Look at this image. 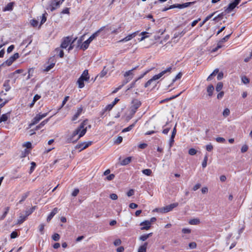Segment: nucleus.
Wrapping results in <instances>:
<instances>
[{"mask_svg":"<svg viewBox=\"0 0 252 252\" xmlns=\"http://www.w3.org/2000/svg\"><path fill=\"white\" fill-rule=\"evenodd\" d=\"M27 217L23 215L22 214H20L18 219L17 220V224H21L24 221H25L27 219Z\"/></svg>","mask_w":252,"mask_h":252,"instance_id":"20","label":"nucleus"},{"mask_svg":"<svg viewBox=\"0 0 252 252\" xmlns=\"http://www.w3.org/2000/svg\"><path fill=\"white\" fill-rule=\"evenodd\" d=\"M56 63V61L54 58L51 57L48 61V64H49L47 66H44V71L48 72L50 71L52 68L54 67Z\"/></svg>","mask_w":252,"mask_h":252,"instance_id":"7","label":"nucleus"},{"mask_svg":"<svg viewBox=\"0 0 252 252\" xmlns=\"http://www.w3.org/2000/svg\"><path fill=\"white\" fill-rule=\"evenodd\" d=\"M141 102L138 99H134L132 101L131 106L130 108V113L133 115L136 112L137 109L141 106Z\"/></svg>","mask_w":252,"mask_h":252,"instance_id":"4","label":"nucleus"},{"mask_svg":"<svg viewBox=\"0 0 252 252\" xmlns=\"http://www.w3.org/2000/svg\"><path fill=\"white\" fill-rule=\"evenodd\" d=\"M178 206V203H174L165 207L160 208V213H166L172 211L174 208Z\"/></svg>","mask_w":252,"mask_h":252,"instance_id":"5","label":"nucleus"},{"mask_svg":"<svg viewBox=\"0 0 252 252\" xmlns=\"http://www.w3.org/2000/svg\"><path fill=\"white\" fill-rule=\"evenodd\" d=\"M29 154V152L27 149H25L24 152H22L21 156V158L26 157Z\"/></svg>","mask_w":252,"mask_h":252,"instance_id":"55","label":"nucleus"},{"mask_svg":"<svg viewBox=\"0 0 252 252\" xmlns=\"http://www.w3.org/2000/svg\"><path fill=\"white\" fill-rule=\"evenodd\" d=\"M138 32V31L135 32L131 34L128 35L126 37L119 40V42H125L130 40L131 39H132L133 38L135 37L136 36Z\"/></svg>","mask_w":252,"mask_h":252,"instance_id":"13","label":"nucleus"},{"mask_svg":"<svg viewBox=\"0 0 252 252\" xmlns=\"http://www.w3.org/2000/svg\"><path fill=\"white\" fill-rule=\"evenodd\" d=\"M56 51L57 52H59V56H60V58H63V57L64 53H63V51L62 50H61V49H60L59 48H57L56 49Z\"/></svg>","mask_w":252,"mask_h":252,"instance_id":"47","label":"nucleus"},{"mask_svg":"<svg viewBox=\"0 0 252 252\" xmlns=\"http://www.w3.org/2000/svg\"><path fill=\"white\" fill-rule=\"evenodd\" d=\"M214 90V88L212 85H210L207 87V91L208 93L209 96H211L213 95Z\"/></svg>","mask_w":252,"mask_h":252,"instance_id":"24","label":"nucleus"},{"mask_svg":"<svg viewBox=\"0 0 252 252\" xmlns=\"http://www.w3.org/2000/svg\"><path fill=\"white\" fill-rule=\"evenodd\" d=\"M83 111V108L82 107H80L78 108L77 112L74 114V115L73 116L71 120L72 121H75L76 120L79 116L81 115Z\"/></svg>","mask_w":252,"mask_h":252,"instance_id":"17","label":"nucleus"},{"mask_svg":"<svg viewBox=\"0 0 252 252\" xmlns=\"http://www.w3.org/2000/svg\"><path fill=\"white\" fill-rule=\"evenodd\" d=\"M30 194V192L28 191L24 194H23L21 196V199L19 201L18 203L21 204L23 201L25 200V199L28 197V196Z\"/></svg>","mask_w":252,"mask_h":252,"instance_id":"26","label":"nucleus"},{"mask_svg":"<svg viewBox=\"0 0 252 252\" xmlns=\"http://www.w3.org/2000/svg\"><path fill=\"white\" fill-rule=\"evenodd\" d=\"M79 192V189H75L73 190V191L72 192V195L73 196H77V194H78Z\"/></svg>","mask_w":252,"mask_h":252,"instance_id":"62","label":"nucleus"},{"mask_svg":"<svg viewBox=\"0 0 252 252\" xmlns=\"http://www.w3.org/2000/svg\"><path fill=\"white\" fill-rule=\"evenodd\" d=\"M110 197L112 200H116L118 198V196L115 193H112L110 194Z\"/></svg>","mask_w":252,"mask_h":252,"instance_id":"63","label":"nucleus"},{"mask_svg":"<svg viewBox=\"0 0 252 252\" xmlns=\"http://www.w3.org/2000/svg\"><path fill=\"white\" fill-rule=\"evenodd\" d=\"M133 73L132 70H130L126 71L124 74V77L126 78V81L124 82V84L128 82L133 77Z\"/></svg>","mask_w":252,"mask_h":252,"instance_id":"14","label":"nucleus"},{"mask_svg":"<svg viewBox=\"0 0 252 252\" xmlns=\"http://www.w3.org/2000/svg\"><path fill=\"white\" fill-rule=\"evenodd\" d=\"M9 82H10L9 79L6 80L4 81V83L3 85V86L4 90L6 92L9 91L11 89V87L10 86Z\"/></svg>","mask_w":252,"mask_h":252,"instance_id":"21","label":"nucleus"},{"mask_svg":"<svg viewBox=\"0 0 252 252\" xmlns=\"http://www.w3.org/2000/svg\"><path fill=\"white\" fill-rule=\"evenodd\" d=\"M60 235L58 233H55L53 236H52V239L53 240H54V241H58L60 240Z\"/></svg>","mask_w":252,"mask_h":252,"instance_id":"44","label":"nucleus"},{"mask_svg":"<svg viewBox=\"0 0 252 252\" xmlns=\"http://www.w3.org/2000/svg\"><path fill=\"white\" fill-rule=\"evenodd\" d=\"M147 245L148 243L146 242L144 244V245L141 246L138 249V252H146Z\"/></svg>","mask_w":252,"mask_h":252,"instance_id":"29","label":"nucleus"},{"mask_svg":"<svg viewBox=\"0 0 252 252\" xmlns=\"http://www.w3.org/2000/svg\"><path fill=\"white\" fill-rule=\"evenodd\" d=\"M248 150V146L247 145H243L241 149V151L242 153H245L247 152Z\"/></svg>","mask_w":252,"mask_h":252,"instance_id":"51","label":"nucleus"},{"mask_svg":"<svg viewBox=\"0 0 252 252\" xmlns=\"http://www.w3.org/2000/svg\"><path fill=\"white\" fill-rule=\"evenodd\" d=\"M123 141V137L122 136H119L115 141V143L116 144H120Z\"/></svg>","mask_w":252,"mask_h":252,"instance_id":"53","label":"nucleus"},{"mask_svg":"<svg viewBox=\"0 0 252 252\" xmlns=\"http://www.w3.org/2000/svg\"><path fill=\"white\" fill-rule=\"evenodd\" d=\"M36 166V164L34 162H31V166L30 168V173H32L33 171L34 170V168Z\"/></svg>","mask_w":252,"mask_h":252,"instance_id":"52","label":"nucleus"},{"mask_svg":"<svg viewBox=\"0 0 252 252\" xmlns=\"http://www.w3.org/2000/svg\"><path fill=\"white\" fill-rule=\"evenodd\" d=\"M200 220L199 219H197L191 220L189 221V224L192 225H196L198 224Z\"/></svg>","mask_w":252,"mask_h":252,"instance_id":"37","label":"nucleus"},{"mask_svg":"<svg viewBox=\"0 0 252 252\" xmlns=\"http://www.w3.org/2000/svg\"><path fill=\"white\" fill-rule=\"evenodd\" d=\"M19 55L18 53H15L13 56H11L2 65L6 64L8 66L10 65L17 59L19 58Z\"/></svg>","mask_w":252,"mask_h":252,"instance_id":"8","label":"nucleus"},{"mask_svg":"<svg viewBox=\"0 0 252 252\" xmlns=\"http://www.w3.org/2000/svg\"><path fill=\"white\" fill-rule=\"evenodd\" d=\"M195 2V1H192V2H186L185 3H183L182 4L183 8L187 7L191 5V4H194Z\"/></svg>","mask_w":252,"mask_h":252,"instance_id":"45","label":"nucleus"},{"mask_svg":"<svg viewBox=\"0 0 252 252\" xmlns=\"http://www.w3.org/2000/svg\"><path fill=\"white\" fill-rule=\"evenodd\" d=\"M9 116V113H6L2 115V116L0 118V123L2 122H5L7 120L8 117Z\"/></svg>","mask_w":252,"mask_h":252,"instance_id":"31","label":"nucleus"},{"mask_svg":"<svg viewBox=\"0 0 252 252\" xmlns=\"http://www.w3.org/2000/svg\"><path fill=\"white\" fill-rule=\"evenodd\" d=\"M47 113L42 114H38L32 120V123L29 125L30 127L38 123L42 119L44 118L47 115Z\"/></svg>","mask_w":252,"mask_h":252,"instance_id":"6","label":"nucleus"},{"mask_svg":"<svg viewBox=\"0 0 252 252\" xmlns=\"http://www.w3.org/2000/svg\"><path fill=\"white\" fill-rule=\"evenodd\" d=\"M104 28L105 27H102L97 31L93 33L87 40L83 43L81 47V48L83 50H86L88 48L90 43L99 35L100 32L103 30Z\"/></svg>","mask_w":252,"mask_h":252,"instance_id":"2","label":"nucleus"},{"mask_svg":"<svg viewBox=\"0 0 252 252\" xmlns=\"http://www.w3.org/2000/svg\"><path fill=\"white\" fill-rule=\"evenodd\" d=\"M219 71V69L216 68L215 69L214 71L208 76V77L207 79V81H210L211 80L212 77L213 76H215Z\"/></svg>","mask_w":252,"mask_h":252,"instance_id":"30","label":"nucleus"},{"mask_svg":"<svg viewBox=\"0 0 252 252\" xmlns=\"http://www.w3.org/2000/svg\"><path fill=\"white\" fill-rule=\"evenodd\" d=\"M79 78L84 80L85 81H89L90 77L89 76L88 70L87 69L85 70Z\"/></svg>","mask_w":252,"mask_h":252,"instance_id":"18","label":"nucleus"},{"mask_svg":"<svg viewBox=\"0 0 252 252\" xmlns=\"http://www.w3.org/2000/svg\"><path fill=\"white\" fill-rule=\"evenodd\" d=\"M18 234L16 231L12 232L10 234V237L12 239L15 238L17 237Z\"/></svg>","mask_w":252,"mask_h":252,"instance_id":"61","label":"nucleus"},{"mask_svg":"<svg viewBox=\"0 0 252 252\" xmlns=\"http://www.w3.org/2000/svg\"><path fill=\"white\" fill-rule=\"evenodd\" d=\"M242 82L245 84H248L250 82L249 79L246 76H243L241 78Z\"/></svg>","mask_w":252,"mask_h":252,"instance_id":"38","label":"nucleus"},{"mask_svg":"<svg viewBox=\"0 0 252 252\" xmlns=\"http://www.w3.org/2000/svg\"><path fill=\"white\" fill-rule=\"evenodd\" d=\"M196 150L193 148H191L189 151V154L191 156L195 155L196 154Z\"/></svg>","mask_w":252,"mask_h":252,"instance_id":"48","label":"nucleus"},{"mask_svg":"<svg viewBox=\"0 0 252 252\" xmlns=\"http://www.w3.org/2000/svg\"><path fill=\"white\" fill-rule=\"evenodd\" d=\"M137 120L135 121L134 123H133L132 124H131V125L128 126L127 127L124 128L122 130V132H127V131H130L135 126V124L137 123Z\"/></svg>","mask_w":252,"mask_h":252,"instance_id":"32","label":"nucleus"},{"mask_svg":"<svg viewBox=\"0 0 252 252\" xmlns=\"http://www.w3.org/2000/svg\"><path fill=\"white\" fill-rule=\"evenodd\" d=\"M106 66H104L103 70L101 71V72L97 76V77H99V78H102L107 73L108 70L107 69H105Z\"/></svg>","mask_w":252,"mask_h":252,"instance_id":"34","label":"nucleus"},{"mask_svg":"<svg viewBox=\"0 0 252 252\" xmlns=\"http://www.w3.org/2000/svg\"><path fill=\"white\" fill-rule=\"evenodd\" d=\"M223 84L221 82H219L216 88V90L217 92H220L222 88Z\"/></svg>","mask_w":252,"mask_h":252,"instance_id":"39","label":"nucleus"},{"mask_svg":"<svg viewBox=\"0 0 252 252\" xmlns=\"http://www.w3.org/2000/svg\"><path fill=\"white\" fill-rule=\"evenodd\" d=\"M84 81H85L84 80H83L82 79L79 78L77 81V84L78 85L79 88H83L84 87Z\"/></svg>","mask_w":252,"mask_h":252,"instance_id":"28","label":"nucleus"},{"mask_svg":"<svg viewBox=\"0 0 252 252\" xmlns=\"http://www.w3.org/2000/svg\"><path fill=\"white\" fill-rule=\"evenodd\" d=\"M24 147H26L28 149L32 148V144L30 142H27L23 144Z\"/></svg>","mask_w":252,"mask_h":252,"instance_id":"54","label":"nucleus"},{"mask_svg":"<svg viewBox=\"0 0 252 252\" xmlns=\"http://www.w3.org/2000/svg\"><path fill=\"white\" fill-rule=\"evenodd\" d=\"M46 13L43 14H42V16L40 17V19H41L40 21V25H42L46 21Z\"/></svg>","mask_w":252,"mask_h":252,"instance_id":"43","label":"nucleus"},{"mask_svg":"<svg viewBox=\"0 0 252 252\" xmlns=\"http://www.w3.org/2000/svg\"><path fill=\"white\" fill-rule=\"evenodd\" d=\"M92 141L85 142L79 143L76 146V149H80V152L86 149L92 144Z\"/></svg>","mask_w":252,"mask_h":252,"instance_id":"9","label":"nucleus"},{"mask_svg":"<svg viewBox=\"0 0 252 252\" xmlns=\"http://www.w3.org/2000/svg\"><path fill=\"white\" fill-rule=\"evenodd\" d=\"M70 39L69 36L65 37L63 39L61 47L62 48H66L70 44Z\"/></svg>","mask_w":252,"mask_h":252,"instance_id":"16","label":"nucleus"},{"mask_svg":"<svg viewBox=\"0 0 252 252\" xmlns=\"http://www.w3.org/2000/svg\"><path fill=\"white\" fill-rule=\"evenodd\" d=\"M49 118H48L43 121H42L39 125L37 126L35 128V130H38L41 128L42 126H43L46 124L48 123L49 120Z\"/></svg>","mask_w":252,"mask_h":252,"instance_id":"25","label":"nucleus"},{"mask_svg":"<svg viewBox=\"0 0 252 252\" xmlns=\"http://www.w3.org/2000/svg\"><path fill=\"white\" fill-rule=\"evenodd\" d=\"M61 13L69 14V8H65V9H63L61 12Z\"/></svg>","mask_w":252,"mask_h":252,"instance_id":"58","label":"nucleus"},{"mask_svg":"<svg viewBox=\"0 0 252 252\" xmlns=\"http://www.w3.org/2000/svg\"><path fill=\"white\" fill-rule=\"evenodd\" d=\"M14 2H10L3 8L4 11H11L13 9Z\"/></svg>","mask_w":252,"mask_h":252,"instance_id":"23","label":"nucleus"},{"mask_svg":"<svg viewBox=\"0 0 252 252\" xmlns=\"http://www.w3.org/2000/svg\"><path fill=\"white\" fill-rule=\"evenodd\" d=\"M240 1L241 0H235L234 1H233L232 3H230L225 9V11L227 12V13L230 12L236 7V6L239 3Z\"/></svg>","mask_w":252,"mask_h":252,"instance_id":"11","label":"nucleus"},{"mask_svg":"<svg viewBox=\"0 0 252 252\" xmlns=\"http://www.w3.org/2000/svg\"><path fill=\"white\" fill-rule=\"evenodd\" d=\"M121 243H122V241L120 239H117L115 240L114 242V245L115 246H118L120 245L121 244Z\"/></svg>","mask_w":252,"mask_h":252,"instance_id":"50","label":"nucleus"},{"mask_svg":"<svg viewBox=\"0 0 252 252\" xmlns=\"http://www.w3.org/2000/svg\"><path fill=\"white\" fill-rule=\"evenodd\" d=\"M58 209L57 208H55L50 213L47 217V221H49L52 218L58 213Z\"/></svg>","mask_w":252,"mask_h":252,"instance_id":"19","label":"nucleus"},{"mask_svg":"<svg viewBox=\"0 0 252 252\" xmlns=\"http://www.w3.org/2000/svg\"><path fill=\"white\" fill-rule=\"evenodd\" d=\"M134 191L133 189H130L126 193L127 195L128 196H131L132 195H133L134 194Z\"/></svg>","mask_w":252,"mask_h":252,"instance_id":"64","label":"nucleus"},{"mask_svg":"<svg viewBox=\"0 0 252 252\" xmlns=\"http://www.w3.org/2000/svg\"><path fill=\"white\" fill-rule=\"evenodd\" d=\"M36 206L32 207L30 209H28L25 211V216L28 217L29 215L32 214L33 212L35 210Z\"/></svg>","mask_w":252,"mask_h":252,"instance_id":"27","label":"nucleus"},{"mask_svg":"<svg viewBox=\"0 0 252 252\" xmlns=\"http://www.w3.org/2000/svg\"><path fill=\"white\" fill-rule=\"evenodd\" d=\"M178 8L180 9H182L183 8L182 4H173V5H171L169 6V8Z\"/></svg>","mask_w":252,"mask_h":252,"instance_id":"41","label":"nucleus"},{"mask_svg":"<svg viewBox=\"0 0 252 252\" xmlns=\"http://www.w3.org/2000/svg\"><path fill=\"white\" fill-rule=\"evenodd\" d=\"M152 235V233H150L147 234L141 235L139 239L142 241H144L146 240L148 238H149Z\"/></svg>","mask_w":252,"mask_h":252,"instance_id":"33","label":"nucleus"},{"mask_svg":"<svg viewBox=\"0 0 252 252\" xmlns=\"http://www.w3.org/2000/svg\"><path fill=\"white\" fill-rule=\"evenodd\" d=\"M171 69H172L171 67H169L166 69L160 72L159 74L154 75L151 79L148 80L145 83L144 87L145 88L148 87L151 84V83L153 81H155V80L159 79L160 78H161L162 76H163L164 74H165L167 73H170L171 72Z\"/></svg>","mask_w":252,"mask_h":252,"instance_id":"3","label":"nucleus"},{"mask_svg":"<svg viewBox=\"0 0 252 252\" xmlns=\"http://www.w3.org/2000/svg\"><path fill=\"white\" fill-rule=\"evenodd\" d=\"M223 116L224 117H226L230 114V110L228 108H225L223 112Z\"/></svg>","mask_w":252,"mask_h":252,"instance_id":"42","label":"nucleus"},{"mask_svg":"<svg viewBox=\"0 0 252 252\" xmlns=\"http://www.w3.org/2000/svg\"><path fill=\"white\" fill-rule=\"evenodd\" d=\"M231 34H229L227 35H226L224 37H223V38H222L220 41L218 43V45H217V46L214 48L213 50H212V51L213 52H216L221 47H222V45H221V43H223V42H225V41H226L229 38Z\"/></svg>","mask_w":252,"mask_h":252,"instance_id":"12","label":"nucleus"},{"mask_svg":"<svg viewBox=\"0 0 252 252\" xmlns=\"http://www.w3.org/2000/svg\"><path fill=\"white\" fill-rule=\"evenodd\" d=\"M142 172L146 175H147V176H151L152 173V171L151 169H143L142 171Z\"/></svg>","mask_w":252,"mask_h":252,"instance_id":"36","label":"nucleus"},{"mask_svg":"<svg viewBox=\"0 0 252 252\" xmlns=\"http://www.w3.org/2000/svg\"><path fill=\"white\" fill-rule=\"evenodd\" d=\"M207 160H208V156H207V155H206L205 156V157L204 158V160L202 163V166L203 168H205L206 167Z\"/></svg>","mask_w":252,"mask_h":252,"instance_id":"40","label":"nucleus"},{"mask_svg":"<svg viewBox=\"0 0 252 252\" xmlns=\"http://www.w3.org/2000/svg\"><path fill=\"white\" fill-rule=\"evenodd\" d=\"M88 123V120L86 119L83 121V122L80 124L79 126H78L72 133L71 137L70 138V141H73L74 142H76L81 137L83 136L85 133H86L87 130V127H85V126L87 125Z\"/></svg>","mask_w":252,"mask_h":252,"instance_id":"1","label":"nucleus"},{"mask_svg":"<svg viewBox=\"0 0 252 252\" xmlns=\"http://www.w3.org/2000/svg\"><path fill=\"white\" fill-rule=\"evenodd\" d=\"M113 107H114V106L113 105V104L112 103L109 104L105 107L104 111H110L113 108Z\"/></svg>","mask_w":252,"mask_h":252,"instance_id":"46","label":"nucleus"},{"mask_svg":"<svg viewBox=\"0 0 252 252\" xmlns=\"http://www.w3.org/2000/svg\"><path fill=\"white\" fill-rule=\"evenodd\" d=\"M64 0H53L51 3V10L53 11L58 8Z\"/></svg>","mask_w":252,"mask_h":252,"instance_id":"10","label":"nucleus"},{"mask_svg":"<svg viewBox=\"0 0 252 252\" xmlns=\"http://www.w3.org/2000/svg\"><path fill=\"white\" fill-rule=\"evenodd\" d=\"M189 247L190 249H195L196 247V244L195 242H191L189 244Z\"/></svg>","mask_w":252,"mask_h":252,"instance_id":"59","label":"nucleus"},{"mask_svg":"<svg viewBox=\"0 0 252 252\" xmlns=\"http://www.w3.org/2000/svg\"><path fill=\"white\" fill-rule=\"evenodd\" d=\"M44 226L45 225L43 223L40 224L39 226V231L41 234H43L44 233Z\"/></svg>","mask_w":252,"mask_h":252,"instance_id":"49","label":"nucleus"},{"mask_svg":"<svg viewBox=\"0 0 252 252\" xmlns=\"http://www.w3.org/2000/svg\"><path fill=\"white\" fill-rule=\"evenodd\" d=\"M216 140L219 143H223L225 141V139L222 137H217Z\"/></svg>","mask_w":252,"mask_h":252,"instance_id":"60","label":"nucleus"},{"mask_svg":"<svg viewBox=\"0 0 252 252\" xmlns=\"http://www.w3.org/2000/svg\"><path fill=\"white\" fill-rule=\"evenodd\" d=\"M140 225L142 227H141V230H148L151 227V223L149 222V220H145L140 223Z\"/></svg>","mask_w":252,"mask_h":252,"instance_id":"15","label":"nucleus"},{"mask_svg":"<svg viewBox=\"0 0 252 252\" xmlns=\"http://www.w3.org/2000/svg\"><path fill=\"white\" fill-rule=\"evenodd\" d=\"M131 158H132L131 157H128L124 159L123 160L121 161V164L122 165H126L128 164L130 162L131 160Z\"/></svg>","mask_w":252,"mask_h":252,"instance_id":"22","label":"nucleus"},{"mask_svg":"<svg viewBox=\"0 0 252 252\" xmlns=\"http://www.w3.org/2000/svg\"><path fill=\"white\" fill-rule=\"evenodd\" d=\"M31 23L33 27H36L37 26L38 21L36 20L33 19L31 21Z\"/></svg>","mask_w":252,"mask_h":252,"instance_id":"57","label":"nucleus"},{"mask_svg":"<svg viewBox=\"0 0 252 252\" xmlns=\"http://www.w3.org/2000/svg\"><path fill=\"white\" fill-rule=\"evenodd\" d=\"M23 70L22 69H17L14 72L9 74L8 76V78H13L14 76H16V74L17 73H20L22 72Z\"/></svg>","mask_w":252,"mask_h":252,"instance_id":"35","label":"nucleus"},{"mask_svg":"<svg viewBox=\"0 0 252 252\" xmlns=\"http://www.w3.org/2000/svg\"><path fill=\"white\" fill-rule=\"evenodd\" d=\"M114 177H115V175L113 174H111L106 177V180H107L108 181H111V180H113Z\"/></svg>","mask_w":252,"mask_h":252,"instance_id":"56","label":"nucleus"}]
</instances>
